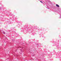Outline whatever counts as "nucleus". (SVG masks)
<instances>
[{"mask_svg":"<svg viewBox=\"0 0 61 61\" xmlns=\"http://www.w3.org/2000/svg\"><path fill=\"white\" fill-rule=\"evenodd\" d=\"M3 34H5V32H4V33H3Z\"/></svg>","mask_w":61,"mask_h":61,"instance_id":"4","label":"nucleus"},{"mask_svg":"<svg viewBox=\"0 0 61 61\" xmlns=\"http://www.w3.org/2000/svg\"><path fill=\"white\" fill-rule=\"evenodd\" d=\"M19 47H21L19 46Z\"/></svg>","mask_w":61,"mask_h":61,"instance_id":"6","label":"nucleus"},{"mask_svg":"<svg viewBox=\"0 0 61 61\" xmlns=\"http://www.w3.org/2000/svg\"><path fill=\"white\" fill-rule=\"evenodd\" d=\"M56 6L57 7H59V5H57V4H56Z\"/></svg>","mask_w":61,"mask_h":61,"instance_id":"1","label":"nucleus"},{"mask_svg":"<svg viewBox=\"0 0 61 61\" xmlns=\"http://www.w3.org/2000/svg\"><path fill=\"white\" fill-rule=\"evenodd\" d=\"M40 2L41 3H43V2L42 1H40Z\"/></svg>","mask_w":61,"mask_h":61,"instance_id":"2","label":"nucleus"},{"mask_svg":"<svg viewBox=\"0 0 61 61\" xmlns=\"http://www.w3.org/2000/svg\"><path fill=\"white\" fill-rule=\"evenodd\" d=\"M18 48H19V47H18Z\"/></svg>","mask_w":61,"mask_h":61,"instance_id":"7","label":"nucleus"},{"mask_svg":"<svg viewBox=\"0 0 61 61\" xmlns=\"http://www.w3.org/2000/svg\"><path fill=\"white\" fill-rule=\"evenodd\" d=\"M60 18H61V16L60 17Z\"/></svg>","mask_w":61,"mask_h":61,"instance_id":"5","label":"nucleus"},{"mask_svg":"<svg viewBox=\"0 0 61 61\" xmlns=\"http://www.w3.org/2000/svg\"><path fill=\"white\" fill-rule=\"evenodd\" d=\"M22 49H23V48H22V49H21V51H22Z\"/></svg>","mask_w":61,"mask_h":61,"instance_id":"3","label":"nucleus"}]
</instances>
